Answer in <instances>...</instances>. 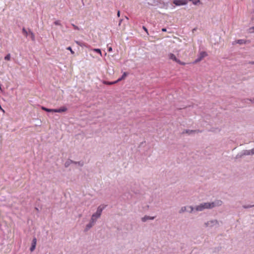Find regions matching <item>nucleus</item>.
Masks as SVG:
<instances>
[{
  "mask_svg": "<svg viewBox=\"0 0 254 254\" xmlns=\"http://www.w3.org/2000/svg\"><path fill=\"white\" fill-rule=\"evenodd\" d=\"M250 101H251L252 102L254 103V99H249Z\"/></svg>",
  "mask_w": 254,
  "mask_h": 254,
  "instance_id": "nucleus-38",
  "label": "nucleus"
},
{
  "mask_svg": "<svg viewBox=\"0 0 254 254\" xmlns=\"http://www.w3.org/2000/svg\"><path fill=\"white\" fill-rule=\"evenodd\" d=\"M4 59L7 61H9L10 59V55L9 54H7L5 57Z\"/></svg>",
  "mask_w": 254,
  "mask_h": 254,
  "instance_id": "nucleus-29",
  "label": "nucleus"
},
{
  "mask_svg": "<svg viewBox=\"0 0 254 254\" xmlns=\"http://www.w3.org/2000/svg\"><path fill=\"white\" fill-rule=\"evenodd\" d=\"M155 218V216H149L147 215H145L144 217L141 218V221L143 222H145L149 220H154Z\"/></svg>",
  "mask_w": 254,
  "mask_h": 254,
  "instance_id": "nucleus-10",
  "label": "nucleus"
},
{
  "mask_svg": "<svg viewBox=\"0 0 254 254\" xmlns=\"http://www.w3.org/2000/svg\"><path fill=\"white\" fill-rule=\"evenodd\" d=\"M108 51H109V52H111V51H112V47H109V48H108Z\"/></svg>",
  "mask_w": 254,
  "mask_h": 254,
  "instance_id": "nucleus-34",
  "label": "nucleus"
},
{
  "mask_svg": "<svg viewBox=\"0 0 254 254\" xmlns=\"http://www.w3.org/2000/svg\"><path fill=\"white\" fill-rule=\"evenodd\" d=\"M249 64H254V61L251 62L249 63Z\"/></svg>",
  "mask_w": 254,
  "mask_h": 254,
  "instance_id": "nucleus-37",
  "label": "nucleus"
},
{
  "mask_svg": "<svg viewBox=\"0 0 254 254\" xmlns=\"http://www.w3.org/2000/svg\"><path fill=\"white\" fill-rule=\"evenodd\" d=\"M93 51H95V52L99 54L102 56V53L99 49H93Z\"/></svg>",
  "mask_w": 254,
  "mask_h": 254,
  "instance_id": "nucleus-26",
  "label": "nucleus"
},
{
  "mask_svg": "<svg viewBox=\"0 0 254 254\" xmlns=\"http://www.w3.org/2000/svg\"><path fill=\"white\" fill-rule=\"evenodd\" d=\"M173 3L177 6L184 5L187 4L188 0H172Z\"/></svg>",
  "mask_w": 254,
  "mask_h": 254,
  "instance_id": "nucleus-5",
  "label": "nucleus"
},
{
  "mask_svg": "<svg viewBox=\"0 0 254 254\" xmlns=\"http://www.w3.org/2000/svg\"><path fill=\"white\" fill-rule=\"evenodd\" d=\"M73 164V161L70 159H68L64 163V166L67 168L70 166L71 164Z\"/></svg>",
  "mask_w": 254,
  "mask_h": 254,
  "instance_id": "nucleus-15",
  "label": "nucleus"
},
{
  "mask_svg": "<svg viewBox=\"0 0 254 254\" xmlns=\"http://www.w3.org/2000/svg\"><path fill=\"white\" fill-rule=\"evenodd\" d=\"M252 155L251 153V150H244L242 152V156L244 155Z\"/></svg>",
  "mask_w": 254,
  "mask_h": 254,
  "instance_id": "nucleus-14",
  "label": "nucleus"
},
{
  "mask_svg": "<svg viewBox=\"0 0 254 254\" xmlns=\"http://www.w3.org/2000/svg\"><path fill=\"white\" fill-rule=\"evenodd\" d=\"M30 36V38L31 39V40L32 41H34L35 40V35H34V34L31 31V30H29V32H28Z\"/></svg>",
  "mask_w": 254,
  "mask_h": 254,
  "instance_id": "nucleus-18",
  "label": "nucleus"
},
{
  "mask_svg": "<svg viewBox=\"0 0 254 254\" xmlns=\"http://www.w3.org/2000/svg\"><path fill=\"white\" fill-rule=\"evenodd\" d=\"M36 243H37L36 239L35 238H33L31 246L30 249V250L31 252H33L35 249Z\"/></svg>",
  "mask_w": 254,
  "mask_h": 254,
  "instance_id": "nucleus-11",
  "label": "nucleus"
},
{
  "mask_svg": "<svg viewBox=\"0 0 254 254\" xmlns=\"http://www.w3.org/2000/svg\"><path fill=\"white\" fill-rule=\"evenodd\" d=\"M207 54L205 52H201L199 55L198 56L197 58L194 62V64L197 63L201 61L204 57L207 56Z\"/></svg>",
  "mask_w": 254,
  "mask_h": 254,
  "instance_id": "nucleus-4",
  "label": "nucleus"
},
{
  "mask_svg": "<svg viewBox=\"0 0 254 254\" xmlns=\"http://www.w3.org/2000/svg\"><path fill=\"white\" fill-rule=\"evenodd\" d=\"M128 73L126 72H125L122 75V77L119 78L117 80H116V81H117V83L120 81H121L122 80L125 79L126 76L127 75Z\"/></svg>",
  "mask_w": 254,
  "mask_h": 254,
  "instance_id": "nucleus-16",
  "label": "nucleus"
},
{
  "mask_svg": "<svg viewBox=\"0 0 254 254\" xmlns=\"http://www.w3.org/2000/svg\"><path fill=\"white\" fill-rule=\"evenodd\" d=\"M76 43L77 45H79L80 46H85V44L80 42V41H76Z\"/></svg>",
  "mask_w": 254,
  "mask_h": 254,
  "instance_id": "nucleus-24",
  "label": "nucleus"
},
{
  "mask_svg": "<svg viewBox=\"0 0 254 254\" xmlns=\"http://www.w3.org/2000/svg\"><path fill=\"white\" fill-rule=\"evenodd\" d=\"M188 208L190 209V210H188L190 213H192V211H193V209H195V207L193 208L192 206H188Z\"/></svg>",
  "mask_w": 254,
  "mask_h": 254,
  "instance_id": "nucleus-27",
  "label": "nucleus"
},
{
  "mask_svg": "<svg viewBox=\"0 0 254 254\" xmlns=\"http://www.w3.org/2000/svg\"><path fill=\"white\" fill-rule=\"evenodd\" d=\"M223 203V202L221 200H215L213 202H210L211 209L214 207L221 206Z\"/></svg>",
  "mask_w": 254,
  "mask_h": 254,
  "instance_id": "nucleus-6",
  "label": "nucleus"
},
{
  "mask_svg": "<svg viewBox=\"0 0 254 254\" xmlns=\"http://www.w3.org/2000/svg\"><path fill=\"white\" fill-rule=\"evenodd\" d=\"M117 83V81H115L114 82H110V81H103V83L104 84H106V85H113L114 84H115V83Z\"/></svg>",
  "mask_w": 254,
  "mask_h": 254,
  "instance_id": "nucleus-20",
  "label": "nucleus"
},
{
  "mask_svg": "<svg viewBox=\"0 0 254 254\" xmlns=\"http://www.w3.org/2000/svg\"><path fill=\"white\" fill-rule=\"evenodd\" d=\"M197 131L196 130H190V129H186L184 131V133H186L189 134H190L192 133L197 132Z\"/></svg>",
  "mask_w": 254,
  "mask_h": 254,
  "instance_id": "nucleus-17",
  "label": "nucleus"
},
{
  "mask_svg": "<svg viewBox=\"0 0 254 254\" xmlns=\"http://www.w3.org/2000/svg\"><path fill=\"white\" fill-rule=\"evenodd\" d=\"M106 206V205H101L99 206L97 209V211L95 212V213H96L97 214H98V215L101 216L102 211L105 209Z\"/></svg>",
  "mask_w": 254,
  "mask_h": 254,
  "instance_id": "nucleus-7",
  "label": "nucleus"
},
{
  "mask_svg": "<svg viewBox=\"0 0 254 254\" xmlns=\"http://www.w3.org/2000/svg\"><path fill=\"white\" fill-rule=\"evenodd\" d=\"M253 206H254V205H245L243 206V208H251Z\"/></svg>",
  "mask_w": 254,
  "mask_h": 254,
  "instance_id": "nucleus-28",
  "label": "nucleus"
},
{
  "mask_svg": "<svg viewBox=\"0 0 254 254\" xmlns=\"http://www.w3.org/2000/svg\"><path fill=\"white\" fill-rule=\"evenodd\" d=\"M73 164H76V165L77 164L80 166H83L84 165V162L82 161H78V162H76V161H73Z\"/></svg>",
  "mask_w": 254,
  "mask_h": 254,
  "instance_id": "nucleus-21",
  "label": "nucleus"
},
{
  "mask_svg": "<svg viewBox=\"0 0 254 254\" xmlns=\"http://www.w3.org/2000/svg\"><path fill=\"white\" fill-rule=\"evenodd\" d=\"M42 109L47 112H53L54 109H48L44 107H42Z\"/></svg>",
  "mask_w": 254,
  "mask_h": 254,
  "instance_id": "nucleus-22",
  "label": "nucleus"
},
{
  "mask_svg": "<svg viewBox=\"0 0 254 254\" xmlns=\"http://www.w3.org/2000/svg\"><path fill=\"white\" fill-rule=\"evenodd\" d=\"M94 225H95V224H94L93 223H92L91 221H90L89 223L86 225L85 228V231H87L91 227H92Z\"/></svg>",
  "mask_w": 254,
  "mask_h": 254,
  "instance_id": "nucleus-12",
  "label": "nucleus"
},
{
  "mask_svg": "<svg viewBox=\"0 0 254 254\" xmlns=\"http://www.w3.org/2000/svg\"><path fill=\"white\" fill-rule=\"evenodd\" d=\"M22 33L27 37L28 36V32L25 28H22Z\"/></svg>",
  "mask_w": 254,
  "mask_h": 254,
  "instance_id": "nucleus-25",
  "label": "nucleus"
},
{
  "mask_svg": "<svg viewBox=\"0 0 254 254\" xmlns=\"http://www.w3.org/2000/svg\"><path fill=\"white\" fill-rule=\"evenodd\" d=\"M71 25L75 30H78L79 29V27L78 26H76L75 25H74V24H71Z\"/></svg>",
  "mask_w": 254,
  "mask_h": 254,
  "instance_id": "nucleus-32",
  "label": "nucleus"
},
{
  "mask_svg": "<svg viewBox=\"0 0 254 254\" xmlns=\"http://www.w3.org/2000/svg\"><path fill=\"white\" fill-rule=\"evenodd\" d=\"M168 57H169V59L176 62V63H178L179 64H180L181 65H184L186 64L185 63L181 62L180 60L178 59L176 57L175 55H174L173 54H172V53L169 54L168 55Z\"/></svg>",
  "mask_w": 254,
  "mask_h": 254,
  "instance_id": "nucleus-3",
  "label": "nucleus"
},
{
  "mask_svg": "<svg viewBox=\"0 0 254 254\" xmlns=\"http://www.w3.org/2000/svg\"><path fill=\"white\" fill-rule=\"evenodd\" d=\"M235 43L239 44L240 45H242L246 43V41L244 39H239L236 41H235L234 43H233V45H234Z\"/></svg>",
  "mask_w": 254,
  "mask_h": 254,
  "instance_id": "nucleus-13",
  "label": "nucleus"
},
{
  "mask_svg": "<svg viewBox=\"0 0 254 254\" xmlns=\"http://www.w3.org/2000/svg\"><path fill=\"white\" fill-rule=\"evenodd\" d=\"M191 1L192 3L194 5H197L198 3H200V1L199 0H189Z\"/></svg>",
  "mask_w": 254,
  "mask_h": 254,
  "instance_id": "nucleus-23",
  "label": "nucleus"
},
{
  "mask_svg": "<svg viewBox=\"0 0 254 254\" xmlns=\"http://www.w3.org/2000/svg\"><path fill=\"white\" fill-rule=\"evenodd\" d=\"M67 108L64 106V107L60 108V109H54L53 112H54V113H62V112H66L67 111Z\"/></svg>",
  "mask_w": 254,
  "mask_h": 254,
  "instance_id": "nucleus-9",
  "label": "nucleus"
},
{
  "mask_svg": "<svg viewBox=\"0 0 254 254\" xmlns=\"http://www.w3.org/2000/svg\"><path fill=\"white\" fill-rule=\"evenodd\" d=\"M100 217V216L99 215H98L96 213H94L92 215L91 218V219L90 221H91L94 224H95L97 219L98 218H99Z\"/></svg>",
  "mask_w": 254,
  "mask_h": 254,
  "instance_id": "nucleus-8",
  "label": "nucleus"
},
{
  "mask_svg": "<svg viewBox=\"0 0 254 254\" xmlns=\"http://www.w3.org/2000/svg\"><path fill=\"white\" fill-rule=\"evenodd\" d=\"M251 153L252 155H254V148L251 149Z\"/></svg>",
  "mask_w": 254,
  "mask_h": 254,
  "instance_id": "nucleus-33",
  "label": "nucleus"
},
{
  "mask_svg": "<svg viewBox=\"0 0 254 254\" xmlns=\"http://www.w3.org/2000/svg\"><path fill=\"white\" fill-rule=\"evenodd\" d=\"M162 31L165 32V31H166V29L165 28H163L162 29Z\"/></svg>",
  "mask_w": 254,
  "mask_h": 254,
  "instance_id": "nucleus-40",
  "label": "nucleus"
},
{
  "mask_svg": "<svg viewBox=\"0 0 254 254\" xmlns=\"http://www.w3.org/2000/svg\"><path fill=\"white\" fill-rule=\"evenodd\" d=\"M54 24L56 25H61V22L60 20H56L54 22Z\"/></svg>",
  "mask_w": 254,
  "mask_h": 254,
  "instance_id": "nucleus-30",
  "label": "nucleus"
},
{
  "mask_svg": "<svg viewBox=\"0 0 254 254\" xmlns=\"http://www.w3.org/2000/svg\"><path fill=\"white\" fill-rule=\"evenodd\" d=\"M122 21H123V19H120V22H119V25H120L121 24V23H122Z\"/></svg>",
  "mask_w": 254,
  "mask_h": 254,
  "instance_id": "nucleus-39",
  "label": "nucleus"
},
{
  "mask_svg": "<svg viewBox=\"0 0 254 254\" xmlns=\"http://www.w3.org/2000/svg\"><path fill=\"white\" fill-rule=\"evenodd\" d=\"M204 226L205 227L212 228L214 226H218L219 222L216 219L210 220L204 223Z\"/></svg>",
  "mask_w": 254,
  "mask_h": 254,
  "instance_id": "nucleus-2",
  "label": "nucleus"
},
{
  "mask_svg": "<svg viewBox=\"0 0 254 254\" xmlns=\"http://www.w3.org/2000/svg\"><path fill=\"white\" fill-rule=\"evenodd\" d=\"M206 209H211L210 202H203L195 206V209L197 211H202Z\"/></svg>",
  "mask_w": 254,
  "mask_h": 254,
  "instance_id": "nucleus-1",
  "label": "nucleus"
},
{
  "mask_svg": "<svg viewBox=\"0 0 254 254\" xmlns=\"http://www.w3.org/2000/svg\"><path fill=\"white\" fill-rule=\"evenodd\" d=\"M188 207L187 206H183L182 207L181 209L179 210V213H182L186 211H188L187 208Z\"/></svg>",
  "mask_w": 254,
  "mask_h": 254,
  "instance_id": "nucleus-19",
  "label": "nucleus"
},
{
  "mask_svg": "<svg viewBox=\"0 0 254 254\" xmlns=\"http://www.w3.org/2000/svg\"><path fill=\"white\" fill-rule=\"evenodd\" d=\"M66 49H67V50H69V51H70V52H71V53L72 54H74V52L72 51V49H71V48L70 47H67V48H66Z\"/></svg>",
  "mask_w": 254,
  "mask_h": 254,
  "instance_id": "nucleus-31",
  "label": "nucleus"
},
{
  "mask_svg": "<svg viewBox=\"0 0 254 254\" xmlns=\"http://www.w3.org/2000/svg\"><path fill=\"white\" fill-rule=\"evenodd\" d=\"M143 29L145 31H146L147 33V29L145 27L143 26Z\"/></svg>",
  "mask_w": 254,
  "mask_h": 254,
  "instance_id": "nucleus-35",
  "label": "nucleus"
},
{
  "mask_svg": "<svg viewBox=\"0 0 254 254\" xmlns=\"http://www.w3.org/2000/svg\"><path fill=\"white\" fill-rule=\"evenodd\" d=\"M117 16H118V17H120V11H118V12H117Z\"/></svg>",
  "mask_w": 254,
  "mask_h": 254,
  "instance_id": "nucleus-36",
  "label": "nucleus"
}]
</instances>
